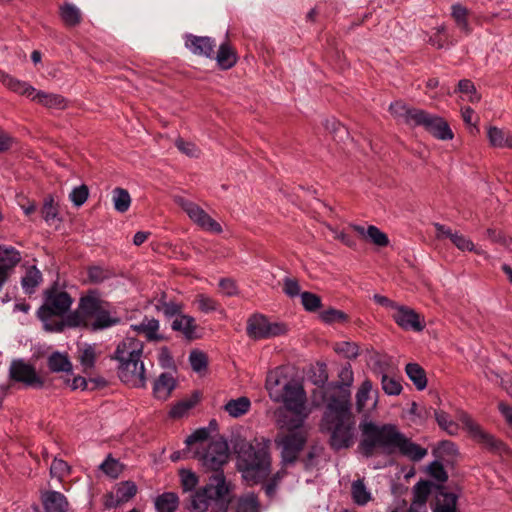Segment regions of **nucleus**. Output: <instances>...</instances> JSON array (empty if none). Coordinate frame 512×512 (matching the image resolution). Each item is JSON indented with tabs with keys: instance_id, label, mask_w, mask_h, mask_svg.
Here are the masks:
<instances>
[{
	"instance_id": "nucleus-1",
	"label": "nucleus",
	"mask_w": 512,
	"mask_h": 512,
	"mask_svg": "<svg viewBox=\"0 0 512 512\" xmlns=\"http://www.w3.org/2000/svg\"><path fill=\"white\" fill-rule=\"evenodd\" d=\"M373 385L371 380L365 379L356 393V410L364 419L359 428L362 439L359 449L365 457H371L376 448L388 454L399 452L412 461H420L427 455V449L412 442L394 424L377 425L369 420L370 413L377 406V398H371Z\"/></svg>"
},
{
	"instance_id": "nucleus-2",
	"label": "nucleus",
	"mask_w": 512,
	"mask_h": 512,
	"mask_svg": "<svg viewBox=\"0 0 512 512\" xmlns=\"http://www.w3.org/2000/svg\"><path fill=\"white\" fill-rule=\"evenodd\" d=\"M347 397L327 402L321 420L322 429L329 433L330 447L335 451L350 448L356 439V420Z\"/></svg>"
},
{
	"instance_id": "nucleus-3",
	"label": "nucleus",
	"mask_w": 512,
	"mask_h": 512,
	"mask_svg": "<svg viewBox=\"0 0 512 512\" xmlns=\"http://www.w3.org/2000/svg\"><path fill=\"white\" fill-rule=\"evenodd\" d=\"M120 318L112 315L109 302L103 300L96 289L89 290L79 299L75 311L67 314L68 327H85L93 332L117 325Z\"/></svg>"
},
{
	"instance_id": "nucleus-4",
	"label": "nucleus",
	"mask_w": 512,
	"mask_h": 512,
	"mask_svg": "<svg viewBox=\"0 0 512 512\" xmlns=\"http://www.w3.org/2000/svg\"><path fill=\"white\" fill-rule=\"evenodd\" d=\"M236 466L244 480L252 484L266 479L271 471V456L266 444L240 441L235 445Z\"/></svg>"
},
{
	"instance_id": "nucleus-5",
	"label": "nucleus",
	"mask_w": 512,
	"mask_h": 512,
	"mask_svg": "<svg viewBox=\"0 0 512 512\" xmlns=\"http://www.w3.org/2000/svg\"><path fill=\"white\" fill-rule=\"evenodd\" d=\"M142 353L143 343L134 337H126L118 344L113 358L119 363L118 376L123 383L138 388L146 385Z\"/></svg>"
},
{
	"instance_id": "nucleus-6",
	"label": "nucleus",
	"mask_w": 512,
	"mask_h": 512,
	"mask_svg": "<svg viewBox=\"0 0 512 512\" xmlns=\"http://www.w3.org/2000/svg\"><path fill=\"white\" fill-rule=\"evenodd\" d=\"M389 110L392 115L405 124L411 127H423L429 134L438 140L447 141L452 140L454 137V133L447 121L436 114L429 113L422 109L409 107L400 101L391 103Z\"/></svg>"
},
{
	"instance_id": "nucleus-7",
	"label": "nucleus",
	"mask_w": 512,
	"mask_h": 512,
	"mask_svg": "<svg viewBox=\"0 0 512 512\" xmlns=\"http://www.w3.org/2000/svg\"><path fill=\"white\" fill-rule=\"evenodd\" d=\"M73 303L72 297L55 287L44 291L43 304L37 310V317L47 332H62L67 324V312Z\"/></svg>"
},
{
	"instance_id": "nucleus-8",
	"label": "nucleus",
	"mask_w": 512,
	"mask_h": 512,
	"mask_svg": "<svg viewBox=\"0 0 512 512\" xmlns=\"http://www.w3.org/2000/svg\"><path fill=\"white\" fill-rule=\"evenodd\" d=\"M230 486L223 473H214L209 477L207 484L196 490L190 499L188 507L190 512H206L214 503L222 512H227L229 504Z\"/></svg>"
},
{
	"instance_id": "nucleus-9",
	"label": "nucleus",
	"mask_w": 512,
	"mask_h": 512,
	"mask_svg": "<svg viewBox=\"0 0 512 512\" xmlns=\"http://www.w3.org/2000/svg\"><path fill=\"white\" fill-rule=\"evenodd\" d=\"M276 403H283L284 407L293 414L291 418H285L283 427L287 429L301 428L308 417L306 408L307 397L303 386L293 380L282 392L281 399L273 400Z\"/></svg>"
},
{
	"instance_id": "nucleus-10",
	"label": "nucleus",
	"mask_w": 512,
	"mask_h": 512,
	"mask_svg": "<svg viewBox=\"0 0 512 512\" xmlns=\"http://www.w3.org/2000/svg\"><path fill=\"white\" fill-rule=\"evenodd\" d=\"M288 327L283 322H271L263 314H253L247 320L246 333L253 340L269 339L284 335Z\"/></svg>"
},
{
	"instance_id": "nucleus-11",
	"label": "nucleus",
	"mask_w": 512,
	"mask_h": 512,
	"mask_svg": "<svg viewBox=\"0 0 512 512\" xmlns=\"http://www.w3.org/2000/svg\"><path fill=\"white\" fill-rule=\"evenodd\" d=\"M456 418L459 422L462 423L470 436L487 449L491 451H500L504 447L502 441L485 432L467 412L463 410L457 411Z\"/></svg>"
},
{
	"instance_id": "nucleus-12",
	"label": "nucleus",
	"mask_w": 512,
	"mask_h": 512,
	"mask_svg": "<svg viewBox=\"0 0 512 512\" xmlns=\"http://www.w3.org/2000/svg\"><path fill=\"white\" fill-rule=\"evenodd\" d=\"M289 432L277 440L281 447L283 464H293L306 443V434L300 428L287 429Z\"/></svg>"
},
{
	"instance_id": "nucleus-13",
	"label": "nucleus",
	"mask_w": 512,
	"mask_h": 512,
	"mask_svg": "<svg viewBox=\"0 0 512 512\" xmlns=\"http://www.w3.org/2000/svg\"><path fill=\"white\" fill-rule=\"evenodd\" d=\"M229 458V447L227 442L222 439L212 440L205 452L201 456L202 465L214 473H223L222 467Z\"/></svg>"
},
{
	"instance_id": "nucleus-14",
	"label": "nucleus",
	"mask_w": 512,
	"mask_h": 512,
	"mask_svg": "<svg viewBox=\"0 0 512 512\" xmlns=\"http://www.w3.org/2000/svg\"><path fill=\"white\" fill-rule=\"evenodd\" d=\"M175 203L186 212L189 218L200 226L202 229L214 232L221 233L222 228L221 225L212 219L200 206L196 203L185 199L183 197H176Z\"/></svg>"
},
{
	"instance_id": "nucleus-15",
	"label": "nucleus",
	"mask_w": 512,
	"mask_h": 512,
	"mask_svg": "<svg viewBox=\"0 0 512 512\" xmlns=\"http://www.w3.org/2000/svg\"><path fill=\"white\" fill-rule=\"evenodd\" d=\"M9 377L12 381L23 383L32 388H42L43 379L37 374L34 366L22 359L13 360L9 367Z\"/></svg>"
},
{
	"instance_id": "nucleus-16",
	"label": "nucleus",
	"mask_w": 512,
	"mask_h": 512,
	"mask_svg": "<svg viewBox=\"0 0 512 512\" xmlns=\"http://www.w3.org/2000/svg\"><path fill=\"white\" fill-rule=\"evenodd\" d=\"M339 381L330 386L326 393L327 402L340 401L344 396H348V404H351L350 387L353 384L354 374L350 364L344 365L338 373Z\"/></svg>"
},
{
	"instance_id": "nucleus-17",
	"label": "nucleus",
	"mask_w": 512,
	"mask_h": 512,
	"mask_svg": "<svg viewBox=\"0 0 512 512\" xmlns=\"http://www.w3.org/2000/svg\"><path fill=\"white\" fill-rule=\"evenodd\" d=\"M137 493V486L132 481L118 483L112 491L104 496V507L106 509L117 508L130 501Z\"/></svg>"
},
{
	"instance_id": "nucleus-18",
	"label": "nucleus",
	"mask_w": 512,
	"mask_h": 512,
	"mask_svg": "<svg viewBox=\"0 0 512 512\" xmlns=\"http://www.w3.org/2000/svg\"><path fill=\"white\" fill-rule=\"evenodd\" d=\"M293 381L289 378L283 367H277L268 372L265 387L271 400H278L282 397V392Z\"/></svg>"
},
{
	"instance_id": "nucleus-19",
	"label": "nucleus",
	"mask_w": 512,
	"mask_h": 512,
	"mask_svg": "<svg viewBox=\"0 0 512 512\" xmlns=\"http://www.w3.org/2000/svg\"><path fill=\"white\" fill-rule=\"evenodd\" d=\"M391 316L397 325L405 330L422 331L425 327L419 314L404 305H398Z\"/></svg>"
},
{
	"instance_id": "nucleus-20",
	"label": "nucleus",
	"mask_w": 512,
	"mask_h": 512,
	"mask_svg": "<svg viewBox=\"0 0 512 512\" xmlns=\"http://www.w3.org/2000/svg\"><path fill=\"white\" fill-rule=\"evenodd\" d=\"M186 47L196 55L212 58L216 47L215 40L207 36L189 35L185 42Z\"/></svg>"
},
{
	"instance_id": "nucleus-21",
	"label": "nucleus",
	"mask_w": 512,
	"mask_h": 512,
	"mask_svg": "<svg viewBox=\"0 0 512 512\" xmlns=\"http://www.w3.org/2000/svg\"><path fill=\"white\" fill-rule=\"evenodd\" d=\"M177 382L171 373L164 372L158 376L153 385V395L156 399L165 401L176 388Z\"/></svg>"
},
{
	"instance_id": "nucleus-22",
	"label": "nucleus",
	"mask_w": 512,
	"mask_h": 512,
	"mask_svg": "<svg viewBox=\"0 0 512 512\" xmlns=\"http://www.w3.org/2000/svg\"><path fill=\"white\" fill-rule=\"evenodd\" d=\"M46 512H67L69 503L67 498L58 491H47L42 496Z\"/></svg>"
},
{
	"instance_id": "nucleus-23",
	"label": "nucleus",
	"mask_w": 512,
	"mask_h": 512,
	"mask_svg": "<svg viewBox=\"0 0 512 512\" xmlns=\"http://www.w3.org/2000/svg\"><path fill=\"white\" fill-rule=\"evenodd\" d=\"M352 228L360 236L379 247H386L389 244L388 236L374 225H369L367 228L361 225H353Z\"/></svg>"
},
{
	"instance_id": "nucleus-24",
	"label": "nucleus",
	"mask_w": 512,
	"mask_h": 512,
	"mask_svg": "<svg viewBox=\"0 0 512 512\" xmlns=\"http://www.w3.org/2000/svg\"><path fill=\"white\" fill-rule=\"evenodd\" d=\"M0 82L3 83L8 89L20 95H25L32 98L35 93V88L26 82L20 81L11 75L0 70Z\"/></svg>"
},
{
	"instance_id": "nucleus-25",
	"label": "nucleus",
	"mask_w": 512,
	"mask_h": 512,
	"mask_svg": "<svg viewBox=\"0 0 512 512\" xmlns=\"http://www.w3.org/2000/svg\"><path fill=\"white\" fill-rule=\"evenodd\" d=\"M21 261L20 252L12 247L6 245H0V267L6 269L9 275L12 274L14 268Z\"/></svg>"
},
{
	"instance_id": "nucleus-26",
	"label": "nucleus",
	"mask_w": 512,
	"mask_h": 512,
	"mask_svg": "<svg viewBox=\"0 0 512 512\" xmlns=\"http://www.w3.org/2000/svg\"><path fill=\"white\" fill-rule=\"evenodd\" d=\"M132 328L138 334L145 336L149 341H158L161 339V336L158 334L159 321L155 318L145 317L141 323L132 325Z\"/></svg>"
},
{
	"instance_id": "nucleus-27",
	"label": "nucleus",
	"mask_w": 512,
	"mask_h": 512,
	"mask_svg": "<svg viewBox=\"0 0 512 512\" xmlns=\"http://www.w3.org/2000/svg\"><path fill=\"white\" fill-rule=\"evenodd\" d=\"M250 408L251 401L246 396L230 399L223 407L224 411L232 418H239L247 414Z\"/></svg>"
},
{
	"instance_id": "nucleus-28",
	"label": "nucleus",
	"mask_w": 512,
	"mask_h": 512,
	"mask_svg": "<svg viewBox=\"0 0 512 512\" xmlns=\"http://www.w3.org/2000/svg\"><path fill=\"white\" fill-rule=\"evenodd\" d=\"M59 16L68 27L78 26L82 21L80 9L72 3H64L59 7Z\"/></svg>"
},
{
	"instance_id": "nucleus-29",
	"label": "nucleus",
	"mask_w": 512,
	"mask_h": 512,
	"mask_svg": "<svg viewBox=\"0 0 512 512\" xmlns=\"http://www.w3.org/2000/svg\"><path fill=\"white\" fill-rule=\"evenodd\" d=\"M490 144L496 148H512V133L509 131L490 127L487 131Z\"/></svg>"
},
{
	"instance_id": "nucleus-30",
	"label": "nucleus",
	"mask_w": 512,
	"mask_h": 512,
	"mask_svg": "<svg viewBox=\"0 0 512 512\" xmlns=\"http://www.w3.org/2000/svg\"><path fill=\"white\" fill-rule=\"evenodd\" d=\"M196 328L195 319L189 315L181 314L172 322V329L181 332L187 339L195 338Z\"/></svg>"
},
{
	"instance_id": "nucleus-31",
	"label": "nucleus",
	"mask_w": 512,
	"mask_h": 512,
	"mask_svg": "<svg viewBox=\"0 0 512 512\" xmlns=\"http://www.w3.org/2000/svg\"><path fill=\"white\" fill-rule=\"evenodd\" d=\"M42 282V274L36 266L27 268L25 275L21 279V285L26 294H33L39 284Z\"/></svg>"
},
{
	"instance_id": "nucleus-32",
	"label": "nucleus",
	"mask_w": 512,
	"mask_h": 512,
	"mask_svg": "<svg viewBox=\"0 0 512 512\" xmlns=\"http://www.w3.org/2000/svg\"><path fill=\"white\" fill-rule=\"evenodd\" d=\"M31 99L48 108L64 109L66 107V100L58 94H48L35 90Z\"/></svg>"
},
{
	"instance_id": "nucleus-33",
	"label": "nucleus",
	"mask_w": 512,
	"mask_h": 512,
	"mask_svg": "<svg viewBox=\"0 0 512 512\" xmlns=\"http://www.w3.org/2000/svg\"><path fill=\"white\" fill-rule=\"evenodd\" d=\"M469 11L466 7L461 5L460 3L453 4L451 7V16L455 21L456 26L465 33V35H469L471 33V27L468 22Z\"/></svg>"
},
{
	"instance_id": "nucleus-34",
	"label": "nucleus",
	"mask_w": 512,
	"mask_h": 512,
	"mask_svg": "<svg viewBox=\"0 0 512 512\" xmlns=\"http://www.w3.org/2000/svg\"><path fill=\"white\" fill-rule=\"evenodd\" d=\"M216 61L220 68L230 69L237 62L235 51L228 43H222L216 54Z\"/></svg>"
},
{
	"instance_id": "nucleus-35",
	"label": "nucleus",
	"mask_w": 512,
	"mask_h": 512,
	"mask_svg": "<svg viewBox=\"0 0 512 512\" xmlns=\"http://www.w3.org/2000/svg\"><path fill=\"white\" fill-rule=\"evenodd\" d=\"M405 372L418 390L421 391L427 387L426 372L419 364L408 363Z\"/></svg>"
},
{
	"instance_id": "nucleus-36",
	"label": "nucleus",
	"mask_w": 512,
	"mask_h": 512,
	"mask_svg": "<svg viewBox=\"0 0 512 512\" xmlns=\"http://www.w3.org/2000/svg\"><path fill=\"white\" fill-rule=\"evenodd\" d=\"M179 505V498L176 493L166 492L159 495L155 500V507L158 512H175Z\"/></svg>"
},
{
	"instance_id": "nucleus-37",
	"label": "nucleus",
	"mask_w": 512,
	"mask_h": 512,
	"mask_svg": "<svg viewBox=\"0 0 512 512\" xmlns=\"http://www.w3.org/2000/svg\"><path fill=\"white\" fill-rule=\"evenodd\" d=\"M50 371L59 372H70L72 370V364L68 359L67 355L61 354L60 352H53L47 361Z\"/></svg>"
},
{
	"instance_id": "nucleus-38",
	"label": "nucleus",
	"mask_w": 512,
	"mask_h": 512,
	"mask_svg": "<svg viewBox=\"0 0 512 512\" xmlns=\"http://www.w3.org/2000/svg\"><path fill=\"white\" fill-rule=\"evenodd\" d=\"M351 494L353 501L360 506L366 505L371 500V493L366 488L364 481L361 479L352 483Z\"/></svg>"
},
{
	"instance_id": "nucleus-39",
	"label": "nucleus",
	"mask_w": 512,
	"mask_h": 512,
	"mask_svg": "<svg viewBox=\"0 0 512 512\" xmlns=\"http://www.w3.org/2000/svg\"><path fill=\"white\" fill-rule=\"evenodd\" d=\"M457 496L453 493L441 492L437 498L434 512H458Z\"/></svg>"
},
{
	"instance_id": "nucleus-40",
	"label": "nucleus",
	"mask_w": 512,
	"mask_h": 512,
	"mask_svg": "<svg viewBox=\"0 0 512 512\" xmlns=\"http://www.w3.org/2000/svg\"><path fill=\"white\" fill-rule=\"evenodd\" d=\"M434 416L439 427L449 435H456L458 433V424L451 419L447 412L443 410H435Z\"/></svg>"
},
{
	"instance_id": "nucleus-41",
	"label": "nucleus",
	"mask_w": 512,
	"mask_h": 512,
	"mask_svg": "<svg viewBox=\"0 0 512 512\" xmlns=\"http://www.w3.org/2000/svg\"><path fill=\"white\" fill-rule=\"evenodd\" d=\"M395 370L396 366L393 363L392 358L389 356H380L375 360L373 364L374 374L380 376L381 378L383 375H393Z\"/></svg>"
},
{
	"instance_id": "nucleus-42",
	"label": "nucleus",
	"mask_w": 512,
	"mask_h": 512,
	"mask_svg": "<svg viewBox=\"0 0 512 512\" xmlns=\"http://www.w3.org/2000/svg\"><path fill=\"white\" fill-rule=\"evenodd\" d=\"M113 204L114 209L120 213H124L128 211L130 204H131V197L127 190L123 188H115L113 190Z\"/></svg>"
},
{
	"instance_id": "nucleus-43",
	"label": "nucleus",
	"mask_w": 512,
	"mask_h": 512,
	"mask_svg": "<svg viewBox=\"0 0 512 512\" xmlns=\"http://www.w3.org/2000/svg\"><path fill=\"white\" fill-rule=\"evenodd\" d=\"M260 503L254 493L240 497L236 504V512H259Z\"/></svg>"
},
{
	"instance_id": "nucleus-44",
	"label": "nucleus",
	"mask_w": 512,
	"mask_h": 512,
	"mask_svg": "<svg viewBox=\"0 0 512 512\" xmlns=\"http://www.w3.org/2000/svg\"><path fill=\"white\" fill-rule=\"evenodd\" d=\"M431 492L429 481H419L413 488V501L411 504L426 506V501Z\"/></svg>"
},
{
	"instance_id": "nucleus-45",
	"label": "nucleus",
	"mask_w": 512,
	"mask_h": 512,
	"mask_svg": "<svg viewBox=\"0 0 512 512\" xmlns=\"http://www.w3.org/2000/svg\"><path fill=\"white\" fill-rule=\"evenodd\" d=\"M110 277V271L102 266L93 265L87 269V281L89 283L99 284L109 279Z\"/></svg>"
},
{
	"instance_id": "nucleus-46",
	"label": "nucleus",
	"mask_w": 512,
	"mask_h": 512,
	"mask_svg": "<svg viewBox=\"0 0 512 512\" xmlns=\"http://www.w3.org/2000/svg\"><path fill=\"white\" fill-rule=\"evenodd\" d=\"M195 303L198 309L204 313L219 311L221 309V305L217 300L205 294H198L195 298Z\"/></svg>"
},
{
	"instance_id": "nucleus-47",
	"label": "nucleus",
	"mask_w": 512,
	"mask_h": 512,
	"mask_svg": "<svg viewBox=\"0 0 512 512\" xmlns=\"http://www.w3.org/2000/svg\"><path fill=\"white\" fill-rule=\"evenodd\" d=\"M198 402L197 396L189 399H184L176 403L170 410L169 415L172 418L183 417L191 408H193Z\"/></svg>"
},
{
	"instance_id": "nucleus-48",
	"label": "nucleus",
	"mask_w": 512,
	"mask_h": 512,
	"mask_svg": "<svg viewBox=\"0 0 512 512\" xmlns=\"http://www.w3.org/2000/svg\"><path fill=\"white\" fill-rule=\"evenodd\" d=\"M99 468L109 477L117 478L123 470V465L109 455L104 462H102Z\"/></svg>"
},
{
	"instance_id": "nucleus-49",
	"label": "nucleus",
	"mask_w": 512,
	"mask_h": 512,
	"mask_svg": "<svg viewBox=\"0 0 512 512\" xmlns=\"http://www.w3.org/2000/svg\"><path fill=\"white\" fill-rule=\"evenodd\" d=\"M71 467L62 459L54 458L50 466V475L62 480L65 476L69 475Z\"/></svg>"
},
{
	"instance_id": "nucleus-50",
	"label": "nucleus",
	"mask_w": 512,
	"mask_h": 512,
	"mask_svg": "<svg viewBox=\"0 0 512 512\" xmlns=\"http://www.w3.org/2000/svg\"><path fill=\"white\" fill-rule=\"evenodd\" d=\"M300 297L301 303L306 311L314 312L322 306L321 298L314 293L303 292Z\"/></svg>"
},
{
	"instance_id": "nucleus-51",
	"label": "nucleus",
	"mask_w": 512,
	"mask_h": 512,
	"mask_svg": "<svg viewBox=\"0 0 512 512\" xmlns=\"http://www.w3.org/2000/svg\"><path fill=\"white\" fill-rule=\"evenodd\" d=\"M335 351L348 359H355L359 355V347L353 342L343 341L335 345Z\"/></svg>"
},
{
	"instance_id": "nucleus-52",
	"label": "nucleus",
	"mask_w": 512,
	"mask_h": 512,
	"mask_svg": "<svg viewBox=\"0 0 512 512\" xmlns=\"http://www.w3.org/2000/svg\"><path fill=\"white\" fill-rule=\"evenodd\" d=\"M381 385L383 391L387 395H399L402 391L401 383L397 379L392 377V375H383V377L381 378Z\"/></svg>"
},
{
	"instance_id": "nucleus-53",
	"label": "nucleus",
	"mask_w": 512,
	"mask_h": 512,
	"mask_svg": "<svg viewBox=\"0 0 512 512\" xmlns=\"http://www.w3.org/2000/svg\"><path fill=\"white\" fill-rule=\"evenodd\" d=\"M96 360L95 348L91 345L86 346L80 351L79 361L83 366L84 370L92 369Z\"/></svg>"
},
{
	"instance_id": "nucleus-54",
	"label": "nucleus",
	"mask_w": 512,
	"mask_h": 512,
	"mask_svg": "<svg viewBox=\"0 0 512 512\" xmlns=\"http://www.w3.org/2000/svg\"><path fill=\"white\" fill-rule=\"evenodd\" d=\"M89 189L85 184H82L78 187L73 188L71 193L69 194V199L76 206H82L88 199Z\"/></svg>"
},
{
	"instance_id": "nucleus-55",
	"label": "nucleus",
	"mask_w": 512,
	"mask_h": 512,
	"mask_svg": "<svg viewBox=\"0 0 512 512\" xmlns=\"http://www.w3.org/2000/svg\"><path fill=\"white\" fill-rule=\"evenodd\" d=\"M320 318L324 323L332 324L336 322H345L348 320L347 314L337 309H328L320 314Z\"/></svg>"
},
{
	"instance_id": "nucleus-56",
	"label": "nucleus",
	"mask_w": 512,
	"mask_h": 512,
	"mask_svg": "<svg viewBox=\"0 0 512 512\" xmlns=\"http://www.w3.org/2000/svg\"><path fill=\"white\" fill-rule=\"evenodd\" d=\"M189 361L195 372H201L207 367V356L205 353L194 350L189 355Z\"/></svg>"
},
{
	"instance_id": "nucleus-57",
	"label": "nucleus",
	"mask_w": 512,
	"mask_h": 512,
	"mask_svg": "<svg viewBox=\"0 0 512 512\" xmlns=\"http://www.w3.org/2000/svg\"><path fill=\"white\" fill-rule=\"evenodd\" d=\"M180 478H181V486L183 488V491H185V492L193 491L198 484L197 475L190 470L182 469L180 471Z\"/></svg>"
},
{
	"instance_id": "nucleus-58",
	"label": "nucleus",
	"mask_w": 512,
	"mask_h": 512,
	"mask_svg": "<svg viewBox=\"0 0 512 512\" xmlns=\"http://www.w3.org/2000/svg\"><path fill=\"white\" fill-rule=\"evenodd\" d=\"M41 213L42 217L47 223L53 221L58 215V209L54 203V199L52 196H48L47 198H45Z\"/></svg>"
},
{
	"instance_id": "nucleus-59",
	"label": "nucleus",
	"mask_w": 512,
	"mask_h": 512,
	"mask_svg": "<svg viewBox=\"0 0 512 512\" xmlns=\"http://www.w3.org/2000/svg\"><path fill=\"white\" fill-rule=\"evenodd\" d=\"M450 240L462 251H475L477 254H481L480 250L475 249L473 242L462 234L454 233Z\"/></svg>"
},
{
	"instance_id": "nucleus-60",
	"label": "nucleus",
	"mask_w": 512,
	"mask_h": 512,
	"mask_svg": "<svg viewBox=\"0 0 512 512\" xmlns=\"http://www.w3.org/2000/svg\"><path fill=\"white\" fill-rule=\"evenodd\" d=\"M427 470L430 476L439 482H445L448 479L447 472L439 461H433L430 463Z\"/></svg>"
},
{
	"instance_id": "nucleus-61",
	"label": "nucleus",
	"mask_w": 512,
	"mask_h": 512,
	"mask_svg": "<svg viewBox=\"0 0 512 512\" xmlns=\"http://www.w3.org/2000/svg\"><path fill=\"white\" fill-rule=\"evenodd\" d=\"M300 291V285L295 278L285 277L283 279V292L287 296L291 298L296 297L298 295H301Z\"/></svg>"
},
{
	"instance_id": "nucleus-62",
	"label": "nucleus",
	"mask_w": 512,
	"mask_h": 512,
	"mask_svg": "<svg viewBox=\"0 0 512 512\" xmlns=\"http://www.w3.org/2000/svg\"><path fill=\"white\" fill-rule=\"evenodd\" d=\"M176 147L185 155L189 157H198L200 154L199 148L192 142H186L179 138L175 142Z\"/></svg>"
},
{
	"instance_id": "nucleus-63",
	"label": "nucleus",
	"mask_w": 512,
	"mask_h": 512,
	"mask_svg": "<svg viewBox=\"0 0 512 512\" xmlns=\"http://www.w3.org/2000/svg\"><path fill=\"white\" fill-rule=\"evenodd\" d=\"M219 287L226 296H234L238 294L237 285L231 278L220 279Z\"/></svg>"
},
{
	"instance_id": "nucleus-64",
	"label": "nucleus",
	"mask_w": 512,
	"mask_h": 512,
	"mask_svg": "<svg viewBox=\"0 0 512 512\" xmlns=\"http://www.w3.org/2000/svg\"><path fill=\"white\" fill-rule=\"evenodd\" d=\"M208 436L209 431L206 428L197 429L185 439V444L189 447L194 443L205 441Z\"/></svg>"
}]
</instances>
